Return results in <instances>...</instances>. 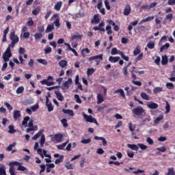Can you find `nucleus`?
<instances>
[{
  "label": "nucleus",
  "instance_id": "26",
  "mask_svg": "<svg viewBox=\"0 0 175 175\" xmlns=\"http://www.w3.org/2000/svg\"><path fill=\"white\" fill-rule=\"evenodd\" d=\"M72 78H69L67 81L64 83V87H66V88H69L70 84H72Z\"/></svg>",
  "mask_w": 175,
  "mask_h": 175
},
{
  "label": "nucleus",
  "instance_id": "27",
  "mask_svg": "<svg viewBox=\"0 0 175 175\" xmlns=\"http://www.w3.org/2000/svg\"><path fill=\"white\" fill-rule=\"evenodd\" d=\"M54 137L56 142H61L64 135L62 134H55Z\"/></svg>",
  "mask_w": 175,
  "mask_h": 175
},
{
  "label": "nucleus",
  "instance_id": "11",
  "mask_svg": "<svg viewBox=\"0 0 175 175\" xmlns=\"http://www.w3.org/2000/svg\"><path fill=\"white\" fill-rule=\"evenodd\" d=\"M120 59H121V58L118 56H116V57L110 56L109 57V62H111L112 64H116V62H118Z\"/></svg>",
  "mask_w": 175,
  "mask_h": 175
},
{
  "label": "nucleus",
  "instance_id": "39",
  "mask_svg": "<svg viewBox=\"0 0 175 175\" xmlns=\"http://www.w3.org/2000/svg\"><path fill=\"white\" fill-rule=\"evenodd\" d=\"M68 143H69V141H67L66 142L63 143L61 145H58L57 146V149L58 150H64V148H65V147H66V144H68Z\"/></svg>",
  "mask_w": 175,
  "mask_h": 175
},
{
  "label": "nucleus",
  "instance_id": "1",
  "mask_svg": "<svg viewBox=\"0 0 175 175\" xmlns=\"http://www.w3.org/2000/svg\"><path fill=\"white\" fill-rule=\"evenodd\" d=\"M89 62H92V61H95L96 63V66L100 64V61H103V54H99L96 56H93L88 58Z\"/></svg>",
  "mask_w": 175,
  "mask_h": 175
},
{
  "label": "nucleus",
  "instance_id": "47",
  "mask_svg": "<svg viewBox=\"0 0 175 175\" xmlns=\"http://www.w3.org/2000/svg\"><path fill=\"white\" fill-rule=\"evenodd\" d=\"M106 31H107V35H111V33H113V31L111 30V26L110 25L106 26Z\"/></svg>",
  "mask_w": 175,
  "mask_h": 175
},
{
  "label": "nucleus",
  "instance_id": "38",
  "mask_svg": "<svg viewBox=\"0 0 175 175\" xmlns=\"http://www.w3.org/2000/svg\"><path fill=\"white\" fill-rule=\"evenodd\" d=\"M65 167H66V169H68L70 170H73V169H74L73 164H72L69 162H66L65 163Z\"/></svg>",
  "mask_w": 175,
  "mask_h": 175
},
{
  "label": "nucleus",
  "instance_id": "57",
  "mask_svg": "<svg viewBox=\"0 0 175 175\" xmlns=\"http://www.w3.org/2000/svg\"><path fill=\"white\" fill-rule=\"evenodd\" d=\"M166 87L168 88V90H174V85L172 83H167Z\"/></svg>",
  "mask_w": 175,
  "mask_h": 175
},
{
  "label": "nucleus",
  "instance_id": "19",
  "mask_svg": "<svg viewBox=\"0 0 175 175\" xmlns=\"http://www.w3.org/2000/svg\"><path fill=\"white\" fill-rule=\"evenodd\" d=\"M127 147H129V148H131V150H133L134 151H139V146L136 144H128Z\"/></svg>",
  "mask_w": 175,
  "mask_h": 175
},
{
  "label": "nucleus",
  "instance_id": "30",
  "mask_svg": "<svg viewBox=\"0 0 175 175\" xmlns=\"http://www.w3.org/2000/svg\"><path fill=\"white\" fill-rule=\"evenodd\" d=\"M120 53H122V51L117 50V48L116 47L113 48L111 51V55H116V54H119L120 55Z\"/></svg>",
  "mask_w": 175,
  "mask_h": 175
},
{
  "label": "nucleus",
  "instance_id": "56",
  "mask_svg": "<svg viewBox=\"0 0 175 175\" xmlns=\"http://www.w3.org/2000/svg\"><path fill=\"white\" fill-rule=\"evenodd\" d=\"M163 120V116H160L154 120V124H159V122Z\"/></svg>",
  "mask_w": 175,
  "mask_h": 175
},
{
  "label": "nucleus",
  "instance_id": "59",
  "mask_svg": "<svg viewBox=\"0 0 175 175\" xmlns=\"http://www.w3.org/2000/svg\"><path fill=\"white\" fill-rule=\"evenodd\" d=\"M104 3H105V5L107 10H110L111 8H110V5H109L110 3L109 2V1L105 0Z\"/></svg>",
  "mask_w": 175,
  "mask_h": 175
},
{
  "label": "nucleus",
  "instance_id": "29",
  "mask_svg": "<svg viewBox=\"0 0 175 175\" xmlns=\"http://www.w3.org/2000/svg\"><path fill=\"white\" fill-rule=\"evenodd\" d=\"M68 66V62L66 60H61L59 62V66H61V68H66Z\"/></svg>",
  "mask_w": 175,
  "mask_h": 175
},
{
  "label": "nucleus",
  "instance_id": "31",
  "mask_svg": "<svg viewBox=\"0 0 175 175\" xmlns=\"http://www.w3.org/2000/svg\"><path fill=\"white\" fill-rule=\"evenodd\" d=\"M45 142H46V137L44 136V135L42 134L40 139V144L41 147H43V146H44Z\"/></svg>",
  "mask_w": 175,
  "mask_h": 175
},
{
  "label": "nucleus",
  "instance_id": "41",
  "mask_svg": "<svg viewBox=\"0 0 175 175\" xmlns=\"http://www.w3.org/2000/svg\"><path fill=\"white\" fill-rule=\"evenodd\" d=\"M61 122L64 128H68V126H69V124H68V120H66V118H63L61 120Z\"/></svg>",
  "mask_w": 175,
  "mask_h": 175
},
{
  "label": "nucleus",
  "instance_id": "13",
  "mask_svg": "<svg viewBox=\"0 0 175 175\" xmlns=\"http://www.w3.org/2000/svg\"><path fill=\"white\" fill-rule=\"evenodd\" d=\"M147 107H148V109H158V104L151 101L147 104Z\"/></svg>",
  "mask_w": 175,
  "mask_h": 175
},
{
  "label": "nucleus",
  "instance_id": "22",
  "mask_svg": "<svg viewBox=\"0 0 175 175\" xmlns=\"http://www.w3.org/2000/svg\"><path fill=\"white\" fill-rule=\"evenodd\" d=\"M41 83L48 86L54 85V82L49 81L48 79H43L42 81H41Z\"/></svg>",
  "mask_w": 175,
  "mask_h": 175
},
{
  "label": "nucleus",
  "instance_id": "18",
  "mask_svg": "<svg viewBox=\"0 0 175 175\" xmlns=\"http://www.w3.org/2000/svg\"><path fill=\"white\" fill-rule=\"evenodd\" d=\"M43 135V130H40L33 137L32 140H38Z\"/></svg>",
  "mask_w": 175,
  "mask_h": 175
},
{
  "label": "nucleus",
  "instance_id": "58",
  "mask_svg": "<svg viewBox=\"0 0 175 175\" xmlns=\"http://www.w3.org/2000/svg\"><path fill=\"white\" fill-rule=\"evenodd\" d=\"M40 12V8H36V9H34L32 11V14H33V16H38V14Z\"/></svg>",
  "mask_w": 175,
  "mask_h": 175
},
{
  "label": "nucleus",
  "instance_id": "25",
  "mask_svg": "<svg viewBox=\"0 0 175 175\" xmlns=\"http://www.w3.org/2000/svg\"><path fill=\"white\" fill-rule=\"evenodd\" d=\"M113 94H120L122 98H125V93L122 89H118L114 91Z\"/></svg>",
  "mask_w": 175,
  "mask_h": 175
},
{
  "label": "nucleus",
  "instance_id": "36",
  "mask_svg": "<svg viewBox=\"0 0 175 175\" xmlns=\"http://www.w3.org/2000/svg\"><path fill=\"white\" fill-rule=\"evenodd\" d=\"M8 133H11L12 135H13V133H16V131L14 130V126L13 125H10L8 126Z\"/></svg>",
  "mask_w": 175,
  "mask_h": 175
},
{
  "label": "nucleus",
  "instance_id": "23",
  "mask_svg": "<svg viewBox=\"0 0 175 175\" xmlns=\"http://www.w3.org/2000/svg\"><path fill=\"white\" fill-rule=\"evenodd\" d=\"M62 7V1H59L56 3V4L54 6V8L57 12H59V10H61Z\"/></svg>",
  "mask_w": 175,
  "mask_h": 175
},
{
  "label": "nucleus",
  "instance_id": "60",
  "mask_svg": "<svg viewBox=\"0 0 175 175\" xmlns=\"http://www.w3.org/2000/svg\"><path fill=\"white\" fill-rule=\"evenodd\" d=\"M44 54H50V53H51L52 51L51 47L47 46L46 48L44 49Z\"/></svg>",
  "mask_w": 175,
  "mask_h": 175
},
{
  "label": "nucleus",
  "instance_id": "7",
  "mask_svg": "<svg viewBox=\"0 0 175 175\" xmlns=\"http://www.w3.org/2000/svg\"><path fill=\"white\" fill-rule=\"evenodd\" d=\"M105 25V23L104 22H101L98 26H94L93 27V29L94 31H100L101 32H105V28H103V26Z\"/></svg>",
  "mask_w": 175,
  "mask_h": 175
},
{
  "label": "nucleus",
  "instance_id": "15",
  "mask_svg": "<svg viewBox=\"0 0 175 175\" xmlns=\"http://www.w3.org/2000/svg\"><path fill=\"white\" fill-rule=\"evenodd\" d=\"M55 94L58 100H60V102L64 101V96H62V93L59 92V91H55Z\"/></svg>",
  "mask_w": 175,
  "mask_h": 175
},
{
  "label": "nucleus",
  "instance_id": "34",
  "mask_svg": "<svg viewBox=\"0 0 175 175\" xmlns=\"http://www.w3.org/2000/svg\"><path fill=\"white\" fill-rule=\"evenodd\" d=\"M141 98H142L144 100H150V97H148V94L146 92L141 93Z\"/></svg>",
  "mask_w": 175,
  "mask_h": 175
},
{
  "label": "nucleus",
  "instance_id": "61",
  "mask_svg": "<svg viewBox=\"0 0 175 175\" xmlns=\"http://www.w3.org/2000/svg\"><path fill=\"white\" fill-rule=\"evenodd\" d=\"M138 147L141 148V150H147L148 147L147 146L144 145V144H138Z\"/></svg>",
  "mask_w": 175,
  "mask_h": 175
},
{
  "label": "nucleus",
  "instance_id": "28",
  "mask_svg": "<svg viewBox=\"0 0 175 175\" xmlns=\"http://www.w3.org/2000/svg\"><path fill=\"white\" fill-rule=\"evenodd\" d=\"M167 55H165L164 56H162L161 57V64L162 65H167Z\"/></svg>",
  "mask_w": 175,
  "mask_h": 175
},
{
  "label": "nucleus",
  "instance_id": "54",
  "mask_svg": "<svg viewBox=\"0 0 175 175\" xmlns=\"http://www.w3.org/2000/svg\"><path fill=\"white\" fill-rule=\"evenodd\" d=\"M94 72H95V69L94 68H88L87 70L88 76H91V75H94Z\"/></svg>",
  "mask_w": 175,
  "mask_h": 175
},
{
  "label": "nucleus",
  "instance_id": "52",
  "mask_svg": "<svg viewBox=\"0 0 175 175\" xmlns=\"http://www.w3.org/2000/svg\"><path fill=\"white\" fill-rule=\"evenodd\" d=\"M37 62H39V64H42V65H47L48 64L47 60L44 59H38Z\"/></svg>",
  "mask_w": 175,
  "mask_h": 175
},
{
  "label": "nucleus",
  "instance_id": "64",
  "mask_svg": "<svg viewBox=\"0 0 175 175\" xmlns=\"http://www.w3.org/2000/svg\"><path fill=\"white\" fill-rule=\"evenodd\" d=\"M157 150L158 151H160L161 152H166L165 146H161V148H157Z\"/></svg>",
  "mask_w": 175,
  "mask_h": 175
},
{
  "label": "nucleus",
  "instance_id": "43",
  "mask_svg": "<svg viewBox=\"0 0 175 175\" xmlns=\"http://www.w3.org/2000/svg\"><path fill=\"white\" fill-rule=\"evenodd\" d=\"M153 19H154V16H148L144 19H142L141 21V23H147V21H152Z\"/></svg>",
  "mask_w": 175,
  "mask_h": 175
},
{
  "label": "nucleus",
  "instance_id": "17",
  "mask_svg": "<svg viewBox=\"0 0 175 175\" xmlns=\"http://www.w3.org/2000/svg\"><path fill=\"white\" fill-rule=\"evenodd\" d=\"M43 135V130H40L33 137L32 140H38Z\"/></svg>",
  "mask_w": 175,
  "mask_h": 175
},
{
  "label": "nucleus",
  "instance_id": "21",
  "mask_svg": "<svg viewBox=\"0 0 175 175\" xmlns=\"http://www.w3.org/2000/svg\"><path fill=\"white\" fill-rule=\"evenodd\" d=\"M105 98H103V96L101 94H97V103L98 105H100L103 102H104Z\"/></svg>",
  "mask_w": 175,
  "mask_h": 175
},
{
  "label": "nucleus",
  "instance_id": "14",
  "mask_svg": "<svg viewBox=\"0 0 175 175\" xmlns=\"http://www.w3.org/2000/svg\"><path fill=\"white\" fill-rule=\"evenodd\" d=\"M124 16H129L131 14V5H126L124 12H123Z\"/></svg>",
  "mask_w": 175,
  "mask_h": 175
},
{
  "label": "nucleus",
  "instance_id": "20",
  "mask_svg": "<svg viewBox=\"0 0 175 175\" xmlns=\"http://www.w3.org/2000/svg\"><path fill=\"white\" fill-rule=\"evenodd\" d=\"M0 175H6V167L3 164H0Z\"/></svg>",
  "mask_w": 175,
  "mask_h": 175
},
{
  "label": "nucleus",
  "instance_id": "50",
  "mask_svg": "<svg viewBox=\"0 0 175 175\" xmlns=\"http://www.w3.org/2000/svg\"><path fill=\"white\" fill-rule=\"evenodd\" d=\"M92 140L90 138L81 139V143L82 144H88L91 143Z\"/></svg>",
  "mask_w": 175,
  "mask_h": 175
},
{
  "label": "nucleus",
  "instance_id": "53",
  "mask_svg": "<svg viewBox=\"0 0 175 175\" xmlns=\"http://www.w3.org/2000/svg\"><path fill=\"white\" fill-rule=\"evenodd\" d=\"M16 92L18 94H23V92H24V87L23 86H21V87L18 88L16 89Z\"/></svg>",
  "mask_w": 175,
  "mask_h": 175
},
{
  "label": "nucleus",
  "instance_id": "16",
  "mask_svg": "<svg viewBox=\"0 0 175 175\" xmlns=\"http://www.w3.org/2000/svg\"><path fill=\"white\" fill-rule=\"evenodd\" d=\"M62 111L64 114H68V116H70L71 117H73V116H75V113L72 109H62Z\"/></svg>",
  "mask_w": 175,
  "mask_h": 175
},
{
  "label": "nucleus",
  "instance_id": "44",
  "mask_svg": "<svg viewBox=\"0 0 175 175\" xmlns=\"http://www.w3.org/2000/svg\"><path fill=\"white\" fill-rule=\"evenodd\" d=\"M150 121H151V118H146L141 122L140 125H146V124H147V122H150Z\"/></svg>",
  "mask_w": 175,
  "mask_h": 175
},
{
  "label": "nucleus",
  "instance_id": "37",
  "mask_svg": "<svg viewBox=\"0 0 175 175\" xmlns=\"http://www.w3.org/2000/svg\"><path fill=\"white\" fill-rule=\"evenodd\" d=\"M169 47H170V44L169 43H166L165 44L161 46L160 51L162 53L163 50H167Z\"/></svg>",
  "mask_w": 175,
  "mask_h": 175
},
{
  "label": "nucleus",
  "instance_id": "3",
  "mask_svg": "<svg viewBox=\"0 0 175 175\" xmlns=\"http://www.w3.org/2000/svg\"><path fill=\"white\" fill-rule=\"evenodd\" d=\"M10 57H12V52L10 51V46H8L3 55V59L5 62H8Z\"/></svg>",
  "mask_w": 175,
  "mask_h": 175
},
{
  "label": "nucleus",
  "instance_id": "33",
  "mask_svg": "<svg viewBox=\"0 0 175 175\" xmlns=\"http://www.w3.org/2000/svg\"><path fill=\"white\" fill-rule=\"evenodd\" d=\"M147 47L148 49H149L150 50H152V49H154L155 47V42H152V41H150L148 44H147Z\"/></svg>",
  "mask_w": 175,
  "mask_h": 175
},
{
  "label": "nucleus",
  "instance_id": "40",
  "mask_svg": "<svg viewBox=\"0 0 175 175\" xmlns=\"http://www.w3.org/2000/svg\"><path fill=\"white\" fill-rule=\"evenodd\" d=\"M62 161H64V155H60L59 159H57L55 161V165H58L59 163H61V162H62Z\"/></svg>",
  "mask_w": 175,
  "mask_h": 175
},
{
  "label": "nucleus",
  "instance_id": "48",
  "mask_svg": "<svg viewBox=\"0 0 175 175\" xmlns=\"http://www.w3.org/2000/svg\"><path fill=\"white\" fill-rule=\"evenodd\" d=\"M29 120H30L29 116H26V117H25V118H23V122H22V124L25 125V126H27V124H28Z\"/></svg>",
  "mask_w": 175,
  "mask_h": 175
},
{
  "label": "nucleus",
  "instance_id": "45",
  "mask_svg": "<svg viewBox=\"0 0 175 175\" xmlns=\"http://www.w3.org/2000/svg\"><path fill=\"white\" fill-rule=\"evenodd\" d=\"M120 55L121 58L122 59H124V61H126V62L129 61V57L125 56V55L124 54L123 52H120Z\"/></svg>",
  "mask_w": 175,
  "mask_h": 175
},
{
  "label": "nucleus",
  "instance_id": "10",
  "mask_svg": "<svg viewBox=\"0 0 175 175\" xmlns=\"http://www.w3.org/2000/svg\"><path fill=\"white\" fill-rule=\"evenodd\" d=\"M94 140H102L103 146H107V141H106V139L105 137L94 136Z\"/></svg>",
  "mask_w": 175,
  "mask_h": 175
},
{
  "label": "nucleus",
  "instance_id": "42",
  "mask_svg": "<svg viewBox=\"0 0 175 175\" xmlns=\"http://www.w3.org/2000/svg\"><path fill=\"white\" fill-rule=\"evenodd\" d=\"M140 54V46H137L133 51V55L136 56Z\"/></svg>",
  "mask_w": 175,
  "mask_h": 175
},
{
  "label": "nucleus",
  "instance_id": "63",
  "mask_svg": "<svg viewBox=\"0 0 175 175\" xmlns=\"http://www.w3.org/2000/svg\"><path fill=\"white\" fill-rule=\"evenodd\" d=\"M38 109H39V105L36 104L35 105H33L32 107H31V110H32V111H36L38 110Z\"/></svg>",
  "mask_w": 175,
  "mask_h": 175
},
{
  "label": "nucleus",
  "instance_id": "2",
  "mask_svg": "<svg viewBox=\"0 0 175 175\" xmlns=\"http://www.w3.org/2000/svg\"><path fill=\"white\" fill-rule=\"evenodd\" d=\"M82 115L86 122L94 123L96 124L97 126H99V123H98V121L95 119V118L92 117V116H88L84 112L82 113Z\"/></svg>",
  "mask_w": 175,
  "mask_h": 175
},
{
  "label": "nucleus",
  "instance_id": "55",
  "mask_svg": "<svg viewBox=\"0 0 175 175\" xmlns=\"http://www.w3.org/2000/svg\"><path fill=\"white\" fill-rule=\"evenodd\" d=\"M165 113H170V104H169V102L167 101H165Z\"/></svg>",
  "mask_w": 175,
  "mask_h": 175
},
{
  "label": "nucleus",
  "instance_id": "32",
  "mask_svg": "<svg viewBox=\"0 0 175 175\" xmlns=\"http://www.w3.org/2000/svg\"><path fill=\"white\" fill-rule=\"evenodd\" d=\"M54 29V25H48L46 29L45 30L46 33H49Z\"/></svg>",
  "mask_w": 175,
  "mask_h": 175
},
{
  "label": "nucleus",
  "instance_id": "51",
  "mask_svg": "<svg viewBox=\"0 0 175 175\" xmlns=\"http://www.w3.org/2000/svg\"><path fill=\"white\" fill-rule=\"evenodd\" d=\"M167 175H175L174 168V167L168 168Z\"/></svg>",
  "mask_w": 175,
  "mask_h": 175
},
{
  "label": "nucleus",
  "instance_id": "46",
  "mask_svg": "<svg viewBox=\"0 0 175 175\" xmlns=\"http://www.w3.org/2000/svg\"><path fill=\"white\" fill-rule=\"evenodd\" d=\"M162 91H163V88L161 87H156L153 90V92L154 94H158L159 92H162Z\"/></svg>",
  "mask_w": 175,
  "mask_h": 175
},
{
  "label": "nucleus",
  "instance_id": "4",
  "mask_svg": "<svg viewBox=\"0 0 175 175\" xmlns=\"http://www.w3.org/2000/svg\"><path fill=\"white\" fill-rule=\"evenodd\" d=\"M133 113L135 116H142L143 113H144V109L142 107H137L133 109Z\"/></svg>",
  "mask_w": 175,
  "mask_h": 175
},
{
  "label": "nucleus",
  "instance_id": "5",
  "mask_svg": "<svg viewBox=\"0 0 175 175\" xmlns=\"http://www.w3.org/2000/svg\"><path fill=\"white\" fill-rule=\"evenodd\" d=\"M132 80L131 83L134 84V85H137L138 87H142V81H136L137 79V77L135 73L132 72Z\"/></svg>",
  "mask_w": 175,
  "mask_h": 175
},
{
  "label": "nucleus",
  "instance_id": "9",
  "mask_svg": "<svg viewBox=\"0 0 175 175\" xmlns=\"http://www.w3.org/2000/svg\"><path fill=\"white\" fill-rule=\"evenodd\" d=\"M14 120L17 121L21 117V112L19 110H14L13 112Z\"/></svg>",
  "mask_w": 175,
  "mask_h": 175
},
{
  "label": "nucleus",
  "instance_id": "49",
  "mask_svg": "<svg viewBox=\"0 0 175 175\" xmlns=\"http://www.w3.org/2000/svg\"><path fill=\"white\" fill-rule=\"evenodd\" d=\"M129 129L131 131V132H133L135 129H136V124H133L132 122H130L129 124Z\"/></svg>",
  "mask_w": 175,
  "mask_h": 175
},
{
  "label": "nucleus",
  "instance_id": "8",
  "mask_svg": "<svg viewBox=\"0 0 175 175\" xmlns=\"http://www.w3.org/2000/svg\"><path fill=\"white\" fill-rule=\"evenodd\" d=\"M10 39L12 42H16L17 43H18V40H19L18 36H17V35H16L14 31H12L10 33Z\"/></svg>",
  "mask_w": 175,
  "mask_h": 175
},
{
  "label": "nucleus",
  "instance_id": "12",
  "mask_svg": "<svg viewBox=\"0 0 175 175\" xmlns=\"http://www.w3.org/2000/svg\"><path fill=\"white\" fill-rule=\"evenodd\" d=\"M99 21L100 20L99 19V14H96L94 16L93 18L91 20L92 24H99Z\"/></svg>",
  "mask_w": 175,
  "mask_h": 175
},
{
  "label": "nucleus",
  "instance_id": "35",
  "mask_svg": "<svg viewBox=\"0 0 175 175\" xmlns=\"http://www.w3.org/2000/svg\"><path fill=\"white\" fill-rule=\"evenodd\" d=\"M42 38H43V34H42L41 33H36V34H34L35 40H40Z\"/></svg>",
  "mask_w": 175,
  "mask_h": 175
},
{
  "label": "nucleus",
  "instance_id": "6",
  "mask_svg": "<svg viewBox=\"0 0 175 175\" xmlns=\"http://www.w3.org/2000/svg\"><path fill=\"white\" fill-rule=\"evenodd\" d=\"M46 106L48 109V111L51 112V111H53L54 110V106H53V104L51 103V102L49 99L48 96H46Z\"/></svg>",
  "mask_w": 175,
  "mask_h": 175
},
{
  "label": "nucleus",
  "instance_id": "62",
  "mask_svg": "<svg viewBox=\"0 0 175 175\" xmlns=\"http://www.w3.org/2000/svg\"><path fill=\"white\" fill-rule=\"evenodd\" d=\"M9 172L10 175H16V172H14V167L12 166L10 167Z\"/></svg>",
  "mask_w": 175,
  "mask_h": 175
},
{
  "label": "nucleus",
  "instance_id": "24",
  "mask_svg": "<svg viewBox=\"0 0 175 175\" xmlns=\"http://www.w3.org/2000/svg\"><path fill=\"white\" fill-rule=\"evenodd\" d=\"M172 20H173V14L170 13L165 16V21H169L170 23H172Z\"/></svg>",
  "mask_w": 175,
  "mask_h": 175
}]
</instances>
